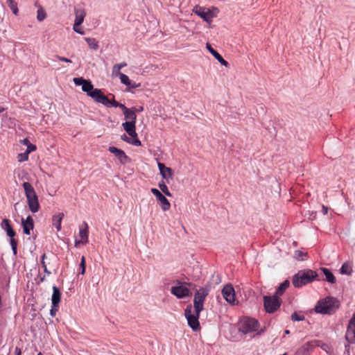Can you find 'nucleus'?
<instances>
[{
  "label": "nucleus",
  "instance_id": "nucleus-21",
  "mask_svg": "<svg viewBox=\"0 0 355 355\" xmlns=\"http://www.w3.org/2000/svg\"><path fill=\"white\" fill-rule=\"evenodd\" d=\"M61 293L56 286H53V294L51 296V303L54 306H58L60 302Z\"/></svg>",
  "mask_w": 355,
  "mask_h": 355
},
{
  "label": "nucleus",
  "instance_id": "nucleus-46",
  "mask_svg": "<svg viewBox=\"0 0 355 355\" xmlns=\"http://www.w3.org/2000/svg\"><path fill=\"white\" fill-rule=\"evenodd\" d=\"M21 350L19 347H16L15 349V355H21Z\"/></svg>",
  "mask_w": 355,
  "mask_h": 355
},
{
  "label": "nucleus",
  "instance_id": "nucleus-5",
  "mask_svg": "<svg viewBox=\"0 0 355 355\" xmlns=\"http://www.w3.org/2000/svg\"><path fill=\"white\" fill-rule=\"evenodd\" d=\"M87 92V95L92 98L96 102L102 103L107 107H119L120 103L114 100L110 101L107 96L104 95L101 90H83Z\"/></svg>",
  "mask_w": 355,
  "mask_h": 355
},
{
  "label": "nucleus",
  "instance_id": "nucleus-47",
  "mask_svg": "<svg viewBox=\"0 0 355 355\" xmlns=\"http://www.w3.org/2000/svg\"><path fill=\"white\" fill-rule=\"evenodd\" d=\"M322 211L323 214L326 215L328 212V207L324 205H322Z\"/></svg>",
  "mask_w": 355,
  "mask_h": 355
},
{
  "label": "nucleus",
  "instance_id": "nucleus-45",
  "mask_svg": "<svg viewBox=\"0 0 355 355\" xmlns=\"http://www.w3.org/2000/svg\"><path fill=\"white\" fill-rule=\"evenodd\" d=\"M45 257H46V254H44L42 256V261H41V264H42V267L44 268V270H46V265L45 261H44Z\"/></svg>",
  "mask_w": 355,
  "mask_h": 355
},
{
  "label": "nucleus",
  "instance_id": "nucleus-37",
  "mask_svg": "<svg viewBox=\"0 0 355 355\" xmlns=\"http://www.w3.org/2000/svg\"><path fill=\"white\" fill-rule=\"evenodd\" d=\"M28 154L26 152H24L23 153H19L17 155V160L19 162H22L26 161V160H28Z\"/></svg>",
  "mask_w": 355,
  "mask_h": 355
},
{
  "label": "nucleus",
  "instance_id": "nucleus-22",
  "mask_svg": "<svg viewBox=\"0 0 355 355\" xmlns=\"http://www.w3.org/2000/svg\"><path fill=\"white\" fill-rule=\"evenodd\" d=\"M1 228L6 232V234L9 237H14L15 236V232L12 230L9 220L3 219L1 222Z\"/></svg>",
  "mask_w": 355,
  "mask_h": 355
},
{
  "label": "nucleus",
  "instance_id": "nucleus-54",
  "mask_svg": "<svg viewBox=\"0 0 355 355\" xmlns=\"http://www.w3.org/2000/svg\"><path fill=\"white\" fill-rule=\"evenodd\" d=\"M18 205H19V203H16V204L15 205V209L17 208V206Z\"/></svg>",
  "mask_w": 355,
  "mask_h": 355
},
{
  "label": "nucleus",
  "instance_id": "nucleus-48",
  "mask_svg": "<svg viewBox=\"0 0 355 355\" xmlns=\"http://www.w3.org/2000/svg\"><path fill=\"white\" fill-rule=\"evenodd\" d=\"M24 145H26V146L28 145V144H30L28 139L27 138H25L23 140H21V141Z\"/></svg>",
  "mask_w": 355,
  "mask_h": 355
},
{
  "label": "nucleus",
  "instance_id": "nucleus-39",
  "mask_svg": "<svg viewBox=\"0 0 355 355\" xmlns=\"http://www.w3.org/2000/svg\"><path fill=\"white\" fill-rule=\"evenodd\" d=\"M80 267L81 268L80 274L81 275H84L85 272V267H86L85 258L84 256H83L82 258H81V261H80Z\"/></svg>",
  "mask_w": 355,
  "mask_h": 355
},
{
  "label": "nucleus",
  "instance_id": "nucleus-49",
  "mask_svg": "<svg viewBox=\"0 0 355 355\" xmlns=\"http://www.w3.org/2000/svg\"><path fill=\"white\" fill-rule=\"evenodd\" d=\"M119 107H121V108L123 110V113H124L125 111H127L128 110H129V109H128V108H127V107H126L123 104H121V103L120 104Z\"/></svg>",
  "mask_w": 355,
  "mask_h": 355
},
{
  "label": "nucleus",
  "instance_id": "nucleus-41",
  "mask_svg": "<svg viewBox=\"0 0 355 355\" xmlns=\"http://www.w3.org/2000/svg\"><path fill=\"white\" fill-rule=\"evenodd\" d=\"M36 150V146L32 144H28V145L27 146V148H26V150L25 151L26 153H27L28 155L29 153L35 151Z\"/></svg>",
  "mask_w": 355,
  "mask_h": 355
},
{
  "label": "nucleus",
  "instance_id": "nucleus-52",
  "mask_svg": "<svg viewBox=\"0 0 355 355\" xmlns=\"http://www.w3.org/2000/svg\"><path fill=\"white\" fill-rule=\"evenodd\" d=\"M5 110V108L3 107H0V113L3 112Z\"/></svg>",
  "mask_w": 355,
  "mask_h": 355
},
{
  "label": "nucleus",
  "instance_id": "nucleus-28",
  "mask_svg": "<svg viewBox=\"0 0 355 355\" xmlns=\"http://www.w3.org/2000/svg\"><path fill=\"white\" fill-rule=\"evenodd\" d=\"M321 270L323 272L324 275L326 277V279L331 284H334L336 282V278L333 273L326 268H322Z\"/></svg>",
  "mask_w": 355,
  "mask_h": 355
},
{
  "label": "nucleus",
  "instance_id": "nucleus-20",
  "mask_svg": "<svg viewBox=\"0 0 355 355\" xmlns=\"http://www.w3.org/2000/svg\"><path fill=\"white\" fill-rule=\"evenodd\" d=\"M207 49L211 53V54L223 66L227 67L228 62L223 59V58L214 50L209 44H207Z\"/></svg>",
  "mask_w": 355,
  "mask_h": 355
},
{
  "label": "nucleus",
  "instance_id": "nucleus-31",
  "mask_svg": "<svg viewBox=\"0 0 355 355\" xmlns=\"http://www.w3.org/2000/svg\"><path fill=\"white\" fill-rule=\"evenodd\" d=\"M352 272V268L349 263H344L340 268V273L349 275Z\"/></svg>",
  "mask_w": 355,
  "mask_h": 355
},
{
  "label": "nucleus",
  "instance_id": "nucleus-4",
  "mask_svg": "<svg viewBox=\"0 0 355 355\" xmlns=\"http://www.w3.org/2000/svg\"><path fill=\"white\" fill-rule=\"evenodd\" d=\"M338 307V301L333 297H327L320 300L315 306L318 313L330 314Z\"/></svg>",
  "mask_w": 355,
  "mask_h": 355
},
{
  "label": "nucleus",
  "instance_id": "nucleus-11",
  "mask_svg": "<svg viewBox=\"0 0 355 355\" xmlns=\"http://www.w3.org/2000/svg\"><path fill=\"white\" fill-rule=\"evenodd\" d=\"M88 235H89L88 225L85 222H84L79 227L78 236L80 239L75 240V246L77 247L80 244L85 245L86 243H88Z\"/></svg>",
  "mask_w": 355,
  "mask_h": 355
},
{
  "label": "nucleus",
  "instance_id": "nucleus-6",
  "mask_svg": "<svg viewBox=\"0 0 355 355\" xmlns=\"http://www.w3.org/2000/svg\"><path fill=\"white\" fill-rule=\"evenodd\" d=\"M259 327L258 320L250 317H244L239 322V330L244 334H248L256 332Z\"/></svg>",
  "mask_w": 355,
  "mask_h": 355
},
{
  "label": "nucleus",
  "instance_id": "nucleus-44",
  "mask_svg": "<svg viewBox=\"0 0 355 355\" xmlns=\"http://www.w3.org/2000/svg\"><path fill=\"white\" fill-rule=\"evenodd\" d=\"M57 58H58L60 61L65 62H68V63H71V60L70 59L67 58H64V57H62V56L57 55Z\"/></svg>",
  "mask_w": 355,
  "mask_h": 355
},
{
  "label": "nucleus",
  "instance_id": "nucleus-32",
  "mask_svg": "<svg viewBox=\"0 0 355 355\" xmlns=\"http://www.w3.org/2000/svg\"><path fill=\"white\" fill-rule=\"evenodd\" d=\"M7 4H8V6L12 11L13 14L15 15H17L18 12H19L17 3L14 0H8Z\"/></svg>",
  "mask_w": 355,
  "mask_h": 355
},
{
  "label": "nucleus",
  "instance_id": "nucleus-24",
  "mask_svg": "<svg viewBox=\"0 0 355 355\" xmlns=\"http://www.w3.org/2000/svg\"><path fill=\"white\" fill-rule=\"evenodd\" d=\"M63 217V213H58L53 216V225L55 227L58 231L61 230V223Z\"/></svg>",
  "mask_w": 355,
  "mask_h": 355
},
{
  "label": "nucleus",
  "instance_id": "nucleus-18",
  "mask_svg": "<svg viewBox=\"0 0 355 355\" xmlns=\"http://www.w3.org/2000/svg\"><path fill=\"white\" fill-rule=\"evenodd\" d=\"M117 77L119 78L121 82L124 84L125 85L128 86V89H130V87L132 89H136L137 87H141L140 83H134L132 84L130 80L129 79L128 76L123 73H120Z\"/></svg>",
  "mask_w": 355,
  "mask_h": 355
},
{
  "label": "nucleus",
  "instance_id": "nucleus-42",
  "mask_svg": "<svg viewBox=\"0 0 355 355\" xmlns=\"http://www.w3.org/2000/svg\"><path fill=\"white\" fill-rule=\"evenodd\" d=\"M291 319L293 321H301L304 320V317L300 316L297 313H293L291 315Z\"/></svg>",
  "mask_w": 355,
  "mask_h": 355
},
{
  "label": "nucleus",
  "instance_id": "nucleus-26",
  "mask_svg": "<svg viewBox=\"0 0 355 355\" xmlns=\"http://www.w3.org/2000/svg\"><path fill=\"white\" fill-rule=\"evenodd\" d=\"M123 114L127 122L136 123L137 116L135 110L129 109L127 111H125Z\"/></svg>",
  "mask_w": 355,
  "mask_h": 355
},
{
  "label": "nucleus",
  "instance_id": "nucleus-19",
  "mask_svg": "<svg viewBox=\"0 0 355 355\" xmlns=\"http://www.w3.org/2000/svg\"><path fill=\"white\" fill-rule=\"evenodd\" d=\"M73 80L76 86H81L82 89H94L92 83L82 77L74 78Z\"/></svg>",
  "mask_w": 355,
  "mask_h": 355
},
{
  "label": "nucleus",
  "instance_id": "nucleus-43",
  "mask_svg": "<svg viewBox=\"0 0 355 355\" xmlns=\"http://www.w3.org/2000/svg\"><path fill=\"white\" fill-rule=\"evenodd\" d=\"M58 306H54L53 305H51V309L50 310V314L51 316H55L57 311H58Z\"/></svg>",
  "mask_w": 355,
  "mask_h": 355
},
{
  "label": "nucleus",
  "instance_id": "nucleus-40",
  "mask_svg": "<svg viewBox=\"0 0 355 355\" xmlns=\"http://www.w3.org/2000/svg\"><path fill=\"white\" fill-rule=\"evenodd\" d=\"M320 347L322 350H324L327 353H330L331 352V348L328 344L322 343L320 345Z\"/></svg>",
  "mask_w": 355,
  "mask_h": 355
},
{
  "label": "nucleus",
  "instance_id": "nucleus-51",
  "mask_svg": "<svg viewBox=\"0 0 355 355\" xmlns=\"http://www.w3.org/2000/svg\"><path fill=\"white\" fill-rule=\"evenodd\" d=\"M44 272L47 274V275H50L51 274V272H49L48 270H47V268L46 267V270H44Z\"/></svg>",
  "mask_w": 355,
  "mask_h": 355
},
{
  "label": "nucleus",
  "instance_id": "nucleus-15",
  "mask_svg": "<svg viewBox=\"0 0 355 355\" xmlns=\"http://www.w3.org/2000/svg\"><path fill=\"white\" fill-rule=\"evenodd\" d=\"M21 225L24 233L26 235H29L31 230L34 227L33 219L31 216H28L26 219L21 218Z\"/></svg>",
  "mask_w": 355,
  "mask_h": 355
},
{
  "label": "nucleus",
  "instance_id": "nucleus-27",
  "mask_svg": "<svg viewBox=\"0 0 355 355\" xmlns=\"http://www.w3.org/2000/svg\"><path fill=\"white\" fill-rule=\"evenodd\" d=\"M121 139L123 141L135 145L136 146H139L141 145V141L138 139L137 137L129 138L126 135L123 134L121 136Z\"/></svg>",
  "mask_w": 355,
  "mask_h": 355
},
{
  "label": "nucleus",
  "instance_id": "nucleus-30",
  "mask_svg": "<svg viewBox=\"0 0 355 355\" xmlns=\"http://www.w3.org/2000/svg\"><path fill=\"white\" fill-rule=\"evenodd\" d=\"M126 65L127 64L125 62L114 64L112 68V76L114 77H117L120 73H121L120 72L121 69Z\"/></svg>",
  "mask_w": 355,
  "mask_h": 355
},
{
  "label": "nucleus",
  "instance_id": "nucleus-38",
  "mask_svg": "<svg viewBox=\"0 0 355 355\" xmlns=\"http://www.w3.org/2000/svg\"><path fill=\"white\" fill-rule=\"evenodd\" d=\"M46 18V13L42 9L37 10V19L39 21H43Z\"/></svg>",
  "mask_w": 355,
  "mask_h": 355
},
{
  "label": "nucleus",
  "instance_id": "nucleus-53",
  "mask_svg": "<svg viewBox=\"0 0 355 355\" xmlns=\"http://www.w3.org/2000/svg\"><path fill=\"white\" fill-rule=\"evenodd\" d=\"M289 333H290V331L288 330L285 331V334H288Z\"/></svg>",
  "mask_w": 355,
  "mask_h": 355
},
{
  "label": "nucleus",
  "instance_id": "nucleus-7",
  "mask_svg": "<svg viewBox=\"0 0 355 355\" xmlns=\"http://www.w3.org/2000/svg\"><path fill=\"white\" fill-rule=\"evenodd\" d=\"M281 302V300L275 295L263 297L264 309L268 313H272L277 311L280 307Z\"/></svg>",
  "mask_w": 355,
  "mask_h": 355
},
{
  "label": "nucleus",
  "instance_id": "nucleus-25",
  "mask_svg": "<svg viewBox=\"0 0 355 355\" xmlns=\"http://www.w3.org/2000/svg\"><path fill=\"white\" fill-rule=\"evenodd\" d=\"M290 282L288 279L285 280L279 286L274 295L279 298V296L283 295L284 291L288 288Z\"/></svg>",
  "mask_w": 355,
  "mask_h": 355
},
{
  "label": "nucleus",
  "instance_id": "nucleus-1",
  "mask_svg": "<svg viewBox=\"0 0 355 355\" xmlns=\"http://www.w3.org/2000/svg\"><path fill=\"white\" fill-rule=\"evenodd\" d=\"M209 290L208 288L202 287L198 290L193 299V306L191 304L187 305L184 311V315L187 320L189 326L193 330L200 329V322L198 321L200 313L204 309V302L208 295Z\"/></svg>",
  "mask_w": 355,
  "mask_h": 355
},
{
  "label": "nucleus",
  "instance_id": "nucleus-8",
  "mask_svg": "<svg viewBox=\"0 0 355 355\" xmlns=\"http://www.w3.org/2000/svg\"><path fill=\"white\" fill-rule=\"evenodd\" d=\"M186 285L190 286L191 284L178 282L177 285L171 287V293L178 299L189 297L191 295V291Z\"/></svg>",
  "mask_w": 355,
  "mask_h": 355
},
{
  "label": "nucleus",
  "instance_id": "nucleus-29",
  "mask_svg": "<svg viewBox=\"0 0 355 355\" xmlns=\"http://www.w3.org/2000/svg\"><path fill=\"white\" fill-rule=\"evenodd\" d=\"M85 40L86 41V42L87 43L88 46L91 49L96 51L98 49V42L95 38L85 37Z\"/></svg>",
  "mask_w": 355,
  "mask_h": 355
},
{
  "label": "nucleus",
  "instance_id": "nucleus-17",
  "mask_svg": "<svg viewBox=\"0 0 355 355\" xmlns=\"http://www.w3.org/2000/svg\"><path fill=\"white\" fill-rule=\"evenodd\" d=\"M122 127L131 137H137V134L135 130V123L125 121L122 123Z\"/></svg>",
  "mask_w": 355,
  "mask_h": 355
},
{
  "label": "nucleus",
  "instance_id": "nucleus-12",
  "mask_svg": "<svg viewBox=\"0 0 355 355\" xmlns=\"http://www.w3.org/2000/svg\"><path fill=\"white\" fill-rule=\"evenodd\" d=\"M345 338L349 343H355V313L349 320Z\"/></svg>",
  "mask_w": 355,
  "mask_h": 355
},
{
  "label": "nucleus",
  "instance_id": "nucleus-23",
  "mask_svg": "<svg viewBox=\"0 0 355 355\" xmlns=\"http://www.w3.org/2000/svg\"><path fill=\"white\" fill-rule=\"evenodd\" d=\"M86 16L85 10L83 8L75 10L74 24H82Z\"/></svg>",
  "mask_w": 355,
  "mask_h": 355
},
{
  "label": "nucleus",
  "instance_id": "nucleus-35",
  "mask_svg": "<svg viewBox=\"0 0 355 355\" xmlns=\"http://www.w3.org/2000/svg\"><path fill=\"white\" fill-rule=\"evenodd\" d=\"M73 30L74 32L80 34V35H84L85 34V32L83 31V27L81 26V24H73Z\"/></svg>",
  "mask_w": 355,
  "mask_h": 355
},
{
  "label": "nucleus",
  "instance_id": "nucleus-2",
  "mask_svg": "<svg viewBox=\"0 0 355 355\" xmlns=\"http://www.w3.org/2000/svg\"><path fill=\"white\" fill-rule=\"evenodd\" d=\"M318 277V273L311 269H304L299 270L292 279L293 285L295 288H301L315 280Z\"/></svg>",
  "mask_w": 355,
  "mask_h": 355
},
{
  "label": "nucleus",
  "instance_id": "nucleus-36",
  "mask_svg": "<svg viewBox=\"0 0 355 355\" xmlns=\"http://www.w3.org/2000/svg\"><path fill=\"white\" fill-rule=\"evenodd\" d=\"M10 245H11V248H12V250L13 252V254L15 255L17 254V241L14 239V237H10Z\"/></svg>",
  "mask_w": 355,
  "mask_h": 355
},
{
  "label": "nucleus",
  "instance_id": "nucleus-55",
  "mask_svg": "<svg viewBox=\"0 0 355 355\" xmlns=\"http://www.w3.org/2000/svg\"><path fill=\"white\" fill-rule=\"evenodd\" d=\"M37 355H43L41 352H40Z\"/></svg>",
  "mask_w": 355,
  "mask_h": 355
},
{
  "label": "nucleus",
  "instance_id": "nucleus-14",
  "mask_svg": "<svg viewBox=\"0 0 355 355\" xmlns=\"http://www.w3.org/2000/svg\"><path fill=\"white\" fill-rule=\"evenodd\" d=\"M157 166L163 179L168 180L172 179L173 171L171 168L166 166L163 163L158 162Z\"/></svg>",
  "mask_w": 355,
  "mask_h": 355
},
{
  "label": "nucleus",
  "instance_id": "nucleus-3",
  "mask_svg": "<svg viewBox=\"0 0 355 355\" xmlns=\"http://www.w3.org/2000/svg\"><path fill=\"white\" fill-rule=\"evenodd\" d=\"M22 186L27 200V204L31 211L33 213L37 212L40 210V205L34 188L31 184L28 182H24Z\"/></svg>",
  "mask_w": 355,
  "mask_h": 355
},
{
  "label": "nucleus",
  "instance_id": "nucleus-50",
  "mask_svg": "<svg viewBox=\"0 0 355 355\" xmlns=\"http://www.w3.org/2000/svg\"><path fill=\"white\" fill-rule=\"evenodd\" d=\"M143 110H144L143 107H139L137 110V111H138V112H141V111H143Z\"/></svg>",
  "mask_w": 355,
  "mask_h": 355
},
{
  "label": "nucleus",
  "instance_id": "nucleus-33",
  "mask_svg": "<svg viewBox=\"0 0 355 355\" xmlns=\"http://www.w3.org/2000/svg\"><path fill=\"white\" fill-rule=\"evenodd\" d=\"M159 188L160 189V190L167 196H172V194L171 193V192L169 191L166 183L162 180L159 182Z\"/></svg>",
  "mask_w": 355,
  "mask_h": 355
},
{
  "label": "nucleus",
  "instance_id": "nucleus-9",
  "mask_svg": "<svg viewBox=\"0 0 355 355\" xmlns=\"http://www.w3.org/2000/svg\"><path fill=\"white\" fill-rule=\"evenodd\" d=\"M222 295L226 302L230 305H236L238 304V301L235 297L234 288L232 284H227L224 286L222 289Z\"/></svg>",
  "mask_w": 355,
  "mask_h": 355
},
{
  "label": "nucleus",
  "instance_id": "nucleus-16",
  "mask_svg": "<svg viewBox=\"0 0 355 355\" xmlns=\"http://www.w3.org/2000/svg\"><path fill=\"white\" fill-rule=\"evenodd\" d=\"M109 151L113 153L118 158V159L123 164L125 163L128 159V156L122 150L119 149L114 146H110Z\"/></svg>",
  "mask_w": 355,
  "mask_h": 355
},
{
  "label": "nucleus",
  "instance_id": "nucleus-13",
  "mask_svg": "<svg viewBox=\"0 0 355 355\" xmlns=\"http://www.w3.org/2000/svg\"><path fill=\"white\" fill-rule=\"evenodd\" d=\"M193 12L200 17L205 21H209L213 17V13L209 10L200 6H196Z\"/></svg>",
  "mask_w": 355,
  "mask_h": 355
},
{
  "label": "nucleus",
  "instance_id": "nucleus-10",
  "mask_svg": "<svg viewBox=\"0 0 355 355\" xmlns=\"http://www.w3.org/2000/svg\"><path fill=\"white\" fill-rule=\"evenodd\" d=\"M151 193L155 196L162 211H166L170 209L171 203L168 199L156 188H152Z\"/></svg>",
  "mask_w": 355,
  "mask_h": 355
},
{
  "label": "nucleus",
  "instance_id": "nucleus-34",
  "mask_svg": "<svg viewBox=\"0 0 355 355\" xmlns=\"http://www.w3.org/2000/svg\"><path fill=\"white\" fill-rule=\"evenodd\" d=\"M307 257V253L300 251L296 250L294 253V257L299 261H303Z\"/></svg>",
  "mask_w": 355,
  "mask_h": 355
}]
</instances>
